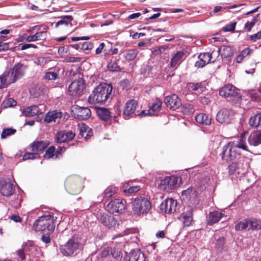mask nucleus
<instances>
[{"label": "nucleus", "instance_id": "obj_3", "mask_svg": "<svg viewBox=\"0 0 261 261\" xmlns=\"http://www.w3.org/2000/svg\"><path fill=\"white\" fill-rule=\"evenodd\" d=\"M220 155L222 160L227 163L243 161L244 159V156L242 155L240 150H238L234 146H232L228 144L223 147Z\"/></svg>", "mask_w": 261, "mask_h": 261}, {"label": "nucleus", "instance_id": "obj_4", "mask_svg": "<svg viewBox=\"0 0 261 261\" xmlns=\"http://www.w3.org/2000/svg\"><path fill=\"white\" fill-rule=\"evenodd\" d=\"M66 191L70 194L76 195L80 193L83 189V179L76 175L68 177L65 181Z\"/></svg>", "mask_w": 261, "mask_h": 261}, {"label": "nucleus", "instance_id": "obj_10", "mask_svg": "<svg viewBox=\"0 0 261 261\" xmlns=\"http://www.w3.org/2000/svg\"><path fill=\"white\" fill-rule=\"evenodd\" d=\"M108 211L112 214L122 212L125 208V205L121 199H115L112 200L107 206Z\"/></svg>", "mask_w": 261, "mask_h": 261}, {"label": "nucleus", "instance_id": "obj_50", "mask_svg": "<svg viewBox=\"0 0 261 261\" xmlns=\"http://www.w3.org/2000/svg\"><path fill=\"white\" fill-rule=\"evenodd\" d=\"M16 131V129L12 128H5L2 131L1 137L3 139H5L8 136L15 134Z\"/></svg>", "mask_w": 261, "mask_h": 261}, {"label": "nucleus", "instance_id": "obj_62", "mask_svg": "<svg viewBox=\"0 0 261 261\" xmlns=\"http://www.w3.org/2000/svg\"><path fill=\"white\" fill-rule=\"evenodd\" d=\"M92 134L93 132L92 130H89V132L86 131L80 132L81 136L86 139H88L90 137L92 136Z\"/></svg>", "mask_w": 261, "mask_h": 261}, {"label": "nucleus", "instance_id": "obj_47", "mask_svg": "<svg viewBox=\"0 0 261 261\" xmlns=\"http://www.w3.org/2000/svg\"><path fill=\"white\" fill-rule=\"evenodd\" d=\"M116 192V188L112 186L108 187L103 192V197L105 198H109L114 195Z\"/></svg>", "mask_w": 261, "mask_h": 261}, {"label": "nucleus", "instance_id": "obj_6", "mask_svg": "<svg viewBox=\"0 0 261 261\" xmlns=\"http://www.w3.org/2000/svg\"><path fill=\"white\" fill-rule=\"evenodd\" d=\"M85 87L84 80L82 77H79L69 85L68 92L72 96L79 97L82 95Z\"/></svg>", "mask_w": 261, "mask_h": 261}, {"label": "nucleus", "instance_id": "obj_12", "mask_svg": "<svg viewBox=\"0 0 261 261\" xmlns=\"http://www.w3.org/2000/svg\"><path fill=\"white\" fill-rule=\"evenodd\" d=\"M97 218L101 223L109 228H115L118 225V220L116 218L113 216L109 215L107 213H100Z\"/></svg>", "mask_w": 261, "mask_h": 261}, {"label": "nucleus", "instance_id": "obj_60", "mask_svg": "<svg viewBox=\"0 0 261 261\" xmlns=\"http://www.w3.org/2000/svg\"><path fill=\"white\" fill-rule=\"evenodd\" d=\"M250 39L253 42H255L257 40L261 39V31L251 35L250 37Z\"/></svg>", "mask_w": 261, "mask_h": 261}, {"label": "nucleus", "instance_id": "obj_26", "mask_svg": "<svg viewBox=\"0 0 261 261\" xmlns=\"http://www.w3.org/2000/svg\"><path fill=\"white\" fill-rule=\"evenodd\" d=\"M227 144L232 146H234L238 150H239V149H242L244 150L248 151L246 145L245 135L244 134L241 135L240 138L238 140L229 142Z\"/></svg>", "mask_w": 261, "mask_h": 261}, {"label": "nucleus", "instance_id": "obj_41", "mask_svg": "<svg viewBox=\"0 0 261 261\" xmlns=\"http://www.w3.org/2000/svg\"><path fill=\"white\" fill-rule=\"evenodd\" d=\"M140 189V187L139 186H132L126 183L124 185L122 191L125 193L132 194L138 192Z\"/></svg>", "mask_w": 261, "mask_h": 261}, {"label": "nucleus", "instance_id": "obj_52", "mask_svg": "<svg viewBox=\"0 0 261 261\" xmlns=\"http://www.w3.org/2000/svg\"><path fill=\"white\" fill-rule=\"evenodd\" d=\"M224 244L225 238L224 237H220L216 240L215 247L217 250H221L223 249Z\"/></svg>", "mask_w": 261, "mask_h": 261}, {"label": "nucleus", "instance_id": "obj_23", "mask_svg": "<svg viewBox=\"0 0 261 261\" xmlns=\"http://www.w3.org/2000/svg\"><path fill=\"white\" fill-rule=\"evenodd\" d=\"M27 68V66L23 64L17 63L16 64L13 68L10 69L15 77L17 80H19L25 74L26 69Z\"/></svg>", "mask_w": 261, "mask_h": 261}, {"label": "nucleus", "instance_id": "obj_58", "mask_svg": "<svg viewBox=\"0 0 261 261\" xmlns=\"http://www.w3.org/2000/svg\"><path fill=\"white\" fill-rule=\"evenodd\" d=\"M93 47V44L91 42H85L82 45V49L84 50H91Z\"/></svg>", "mask_w": 261, "mask_h": 261}, {"label": "nucleus", "instance_id": "obj_42", "mask_svg": "<svg viewBox=\"0 0 261 261\" xmlns=\"http://www.w3.org/2000/svg\"><path fill=\"white\" fill-rule=\"evenodd\" d=\"M249 219H245L239 222L235 226V229L238 231H242L249 227Z\"/></svg>", "mask_w": 261, "mask_h": 261}, {"label": "nucleus", "instance_id": "obj_57", "mask_svg": "<svg viewBox=\"0 0 261 261\" xmlns=\"http://www.w3.org/2000/svg\"><path fill=\"white\" fill-rule=\"evenodd\" d=\"M39 156L38 154L36 153H25L23 157V160H27L29 159H34Z\"/></svg>", "mask_w": 261, "mask_h": 261}, {"label": "nucleus", "instance_id": "obj_37", "mask_svg": "<svg viewBox=\"0 0 261 261\" xmlns=\"http://www.w3.org/2000/svg\"><path fill=\"white\" fill-rule=\"evenodd\" d=\"M139 53L136 49H130L126 51L123 56L127 61H133L135 59Z\"/></svg>", "mask_w": 261, "mask_h": 261}, {"label": "nucleus", "instance_id": "obj_39", "mask_svg": "<svg viewBox=\"0 0 261 261\" xmlns=\"http://www.w3.org/2000/svg\"><path fill=\"white\" fill-rule=\"evenodd\" d=\"M261 229V220L256 219L249 220V227L248 230H258Z\"/></svg>", "mask_w": 261, "mask_h": 261}, {"label": "nucleus", "instance_id": "obj_54", "mask_svg": "<svg viewBox=\"0 0 261 261\" xmlns=\"http://www.w3.org/2000/svg\"><path fill=\"white\" fill-rule=\"evenodd\" d=\"M56 151V148L54 146H50L45 151V154L44 155V158L47 159H50L53 158L55 155V152Z\"/></svg>", "mask_w": 261, "mask_h": 261}, {"label": "nucleus", "instance_id": "obj_16", "mask_svg": "<svg viewBox=\"0 0 261 261\" xmlns=\"http://www.w3.org/2000/svg\"><path fill=\"white\" fill-rule=\"evenodd\" d=\"M0 188L1 193L3 195L6 196L12 195L15 191L13 184L3 179L0 180Z\"/></svg>", "mask_w": 261, "mask_h": 261}, {"label": "nucleus", "instance_id": "obj_48", "mask_svg": "<svg viewBox=\"0 0 261 261\" xmlns=\"http://www.w3.org/2000/svg\"><path fill=\"white\" fill-rule=\"evenodd\" d=\"M259 14L254 17L251 21H247L245 24L244 28L248 31L250 32L252 28L255 25L256 22L257 21V17Z\"/></svg>", "mask_w": 261, "mask_h": 261}, {"label": "nucleus", "instance_id": "obj_33", "mask_svg": "<svg viewBox=\"0 0 261 261\" xmlns=\"http://www.w3.org/2000/svg\"><path fill=\"white\" fill-rule=\"evenodd\" d=\"M61 19L55 24V27L58 28L60 25L71 26L72 21L73 18L71 15L63 16L61 17Z\"/></svg>", "mask_w": 261, "mask_h": 261}, {"label": "nucleus", "instance_id": "obj_1", "mask_svg": "<svg viewBox=\"0 0 261 261\" xmlns=\"http://www.w3.org/2000/svg\"><path fill=\"white\" fill-rule=\"evenodd\" d=\"M112 86L101 84L97 86L90 95L88 101L91 104L103 103L111 97Z\"/></svg>", "mask_w": 261, "mask_h": 261}, {"label": "nucleus", "instance_id": "obj_46", "mask_svg": "<svg viewBox=\"0 0 261 261\" xmlns=\"http://www.w3.org/2000/svg\"><path fill=\"white\" fill-rule=\"evenodd\" d=\"M251 52V49L249 48H246L242 50L240 54L236 58V62L237 63H241L244 57L249 55Z\"/></svg>", "mask_w": 261, "mask_h": 261}, {"label": "nucleus", "instance_id": "obj_17", "mask_svg": "<svg viewBox=\"0 0 261 261\" xmlns=\"http://www.w3.org/2000/svg\"><path fill=\"white\" fill-rule=\"evenodd\" d=\"M217 120L221 123H229L232 119V115L229 110L223 109L220 110L216 116Z\"/></svg>", "mask_w": 261, "mask_h": 261}, {"label": "nucleus", "instance_id": "obj_34", "mask_svg": "<svg viewBox=\"0 0 261 261\" xmlns=\"http://www.w3.org/2000/svg\"><path fill=\"white\" fill-rule=\"evenodd\" d=\"M249 124L253 127H261V112L256 113L249 119Z\"/></svg>", "mask_w": 261, "mask_h": 261}, {"label": "nucleus", "instance_id": "obj_27", "mask_svg": "<svg viewBox=\"0 0 261 261\" xmlns=\"http://www.w3.org/2000/svg\"><path fill=\"white\" fill-rule=\"evenodd\" d=\"M196 121L202 125H208L211 123L212 118L207 114L201 113L195 116Z\"/></svg>", "mask_w": 261, "mask_h": 261}, {"label": "nucleus", "instance_id": "obj_11", "mask_svg": "<svg viewBox=\"0 0 261 261\" xmlns=\"http://www.w3.org/2000/svg\"><path fill=\"white\" fill-rule=\"evenodd\" d=\"M17 81L13 73L10 69L0 75V89L7 87L8 85L15 83Z\"/></svg>", "mask_w": 261, "mask_h": 261}, {"label": "nucleus", "instance_id": "obj_53", "mask_svg": "<svg viewBox=\"0 0 261 261\" xmlns=\"http://www.w3.org/2000/svg\"><path fill=\"white\" fill-rule=\"evenodd\" d=\"M195 190L192 187H190L187 190L182 191L181 193L182 196L185 195L187 198L189 197V198H191L192 197L195 196Z\"/></svg>", "mask_w": 261, "mask_h": 261}, {"label": "nucleus", "instance_id": "obj_38", "mask_svg": "<svg viewBox=\"0 0 261 261\" xmlns=\"http://www.w3.org/2000/svg\"><path fill=\"white\" fill-rule=\"evenodd\" d=\"M187 88L190 92L197 91L200 92L202 90L201 83H188L187 84Z\"/></svg>", "mask_w": 261, "mask_h": 261}, {"label": "nucleus", "instance_id": "obj_49", "mask_svg": "<svg viewBox=\"0 0 261 261\" xmlns=\"http://www.w3.org/2000/svg\"><path fill=\"white\" fill-rule=\"evenodd\" d=\"M45 79L48 80H55L59 78V74L53 71H47L45 72L44 76Z\"/></svg>", "mask_w": 261, "mask_h": 261}, {"label": "nucleus", "instance_id": "obj_7", "mask_svg": "<svg viewBox=\"0 0 261 261\" xmlns=\"http://www.w3.org/2000/svg\"><path fill=\"white\" fill-rule=\"evenodd\" d=\"M72 115L79 120H87L91 115V110L88 107H82L75 105L71 108Z\"/></svg>", "mask_w": 261, "mask_h": 261}, {"label": "nucleus", "instance_id": "obj_44", "mask_svg": "<svg viewBox=\"0 0 261 261\" xmlns=\"http://www.w3.org/2000/svg\"><path fill=\"white\" fill-rule=\"evenodd\" d=\"M162 105V101L157 99L150 106V109L152 111L151 114H153L154 115L160 111Z\"/></svg>", "mask_w": 261, "mask_h": 261}, {"label": "nucleus", "instance_id": "obj_5", "mask_svg": "<svg viewBox=\"0 0 261 261\" xmlns=\"http://www.w3.org/2000/svg\"><path fill=\"white\" fill-rule=\"evenodd\" d=\"M133 210L137 215L147 213L151 208V203L147 198L140 197L135 199L132 204Z\"/></svg>", "mask_w": 261, "mask_h": 261}, {"label": "nucleus", "instance_id": "obj_22", "mask_svg": "<svg viewBox=\"0 0 261 261\" xmlns=\"http://www.w3.org/2000/svg\"><path fill=\"white\" fill-rule=\"evenodd\" d=\"M75 136V134L71 131H61L58 132L56 136L57 143H64L72 140Z\"/></svg>", "mask_w": 261, "mask_h": 261}, {"label": "nucleus", "instance_id": "obj_51", "mask_svg": "<svg viewBox=\"0 0 261 261\" xmlns=\"http://www.w3.org/2000/svg\"><path fill=\"white\" fill-rule=\"evenodd\" d=\"M108 69L112 71H117L120 69L116 60H111L108 65Z\"/></svg>", "mask_w": 261, "mask_h": 261}, {"label": "nucleus", "instance_id": "obj_24", "mask_svg": "<svg viewBox=\"0 0 261 261\" xmlns=\"http://www.w3.org/2000/svg\"><path fill=\"white\" fill-rule=\"evenodd\" d=\"M62 117V113L54 111L47 112L44 118V122L49 123L59 121Z\"/></svg>", "mask_w": 261, "mask_h": 261}, {"label": "nucleus", "instance_id": "obj_64", "mask_svg": "<svg viewBox=\"0 0 261 261\" xmlns=\"http://www.w3.org/2000/svg\"><path fill=\"white\" fill-rule=\"evenodd\" d=\"M6 103L8 107H11L16 105V101L12 98H9L6 101Z\"/></svg>", "mask_w": 261, "mask_h": 261}, {"label": "nucleus", "instance_id": "obj_30", "mask_svg": "<svg viewBox=\"0 0 261 261\" xmlns=\"http://www.w3.org/2000/svg\"><path fill=\"white\" fill-rule=\"evenodd\" d=\"M184 56V53L182 51L177 52L171 59V66L176 68L181 63Z\"/></svg>", "mask_w": 261, "mask_h": 261}, {"label": "nucleus", "instance_id": "obj_32", "mask_svg": "<svg viewBox=\"0 0 261 261\" xmlns=\"http://www.w3.org/2000/svg\"><path fill=\"white\" fill-rule=\"evenodd\" d=\"M96 113L99 118L105 121H107L109 120L111 117V112H110L107 108H98L96 110Z\"/></svg>", "mask_w": 261, "mask_h": 261}, {"label": "nucleus", "instance_id": "obj_29", "mask_svg": "<svg viewBox=\"0 0 261 261\" xmlns=\"http://www.w3.org/2000/svg\"><path fill=\"white\" fill-rule=\"evenodd\" d=\"M128 257V261H145L144 254L140 250L132 251Z\"/></svg>", "mask_w": 261, "mask_h": 261}, {"label": "nucleus", "instance_id": "obj_19", "mask_svg": "<svg viewBox=\"0 0 261 261\" xmlns=\"http://www.w3.org/2000/svg\"><path fill=\"white\" fill-rule=\"evenodd\" d=\"M238 92L234 86L232 85H226L219 91L220 95L222 96L234 97L238 95Z\"/></svg>", "mask_w": 261, "mask_h": 261}, {"label": "nucleus", "instance_id": "obj_9", "mask_svg": "<svg viewBox=\"0 0 261 261\" xmlns=\"http://www.w3.org/2000/svg\"><path fill=\"white\" fill-rule=\"evenodd\" d=\"M79 243L77 240L75 238L70 239L68 242L60 248L61 253L65 256L72 255L74 251L78 249Z\"/></svg>", "mask_w": 261, "mask_h": 261}, {"label": "nucleus", "instance_id": "obj_28", "mask_svg": "<svg viewBox=\"0 0 261 261\" xmlns=\"http://www.w3.org/2000/svg\"><path fill=\"white\" fill-rule=\"evenodd\" d=\"M199 60L195 62V66L198 68H201L205 65L211 62V58H210L208 53L200 54L198 56Z\"/></svg>", "mask_w": 261, "mask_h": 261}, {"label": "nucleus", "instance_id": "obj_59", "mask_svg": "<svg viewBox=\"0 0 261 261\" xmlns=\"http://www.w3.org/2000/svg\"><path fill=\"white\" fill-rule=\"evenodd\" d=\"M236 24H237V22L231 23L226 25L223 28V30L225 32H233L235 30Z\"/></svg>", "mask_w": 261, "mask_h": 261}, {"label": "nucleus", "instance_id": "obj_8", "mask_svg": "<svg viewBox=\"0 0 261 261\" xmlns=\"http://www.w3.org/2000/svg\"><path fill=\"white\" fill-rule=\"evenodd\" d=\"M178 177L174 176H167L160 181L158 188L162 191L168 192L175 188Z\"/></svg>", "mask_w": 261, "mask_h": 261}, {"label": "nucleus", "instance_id": "obj_35", "mask_svg": "<svg viewBox=\"0 0 261 261\" xmlns=\"http://www.w3.org/2000/svg\"><path fill=\"white\" fill-rule=\"evenodd\" d=\"M39 112V108L37 106H32L25 109L23 114L27 117H32L38 114Z\"/></svg>", "mask_w": 261, "mask_h": 261}, {"label": "nucleus", "instance_id": "obj_55", "mask_svg": "<svg viewBox=\"0 0 261 261\" xmlns=\"http://www.w3.org/2000/svg\"><path fill=\"white\" fill-rule=\"evenodd\" d=\"M210 58H211V62H214L220 55V50L219 49L217 50H213L211 53H208Z\"/></svg>", "mask_w": 261, "mask_h": 261}, {"label": "nucleus", "instance_id": "obj_21", "mask_svg": "<svg viewBox=\"0 0 261 261\" xmlns=\"http://www.w3.org/2000/svg\"><path fill=\"white\" fill-rule=\"evenodd\" d=\"M224 216H226L224 214L219 211L211 212L207 216V223L208 225H212L218 222Z\"/></svg>", "mask_w": 261, "mask_h": 261}, {"label": "nucleus", "instance_id": "obj_2", "mask_svg": "<svg viewBox=\"0 0 261 261\" xmlns=\"http://www.w3.org/2000/svg\"><path fill=\"white\" fill-rule=\"evenodd\" d=\"M34 229L37 232H43L46 234L51 233L55 227L54 217L51 215L43 216L36 220Z\"/></svg>", "mask_w": 261, "mask_h": 261}, {"label": "nucleus", "instance_id": "obj_43", "mask_svg": "<svg viewBox=\"0 0 261 261\" xmlns=\"http://www.w3.org/2000/svg\"><path fill=\"white\" fill-rule=\"evenodd\" d=\"M109 254H111L112 257L116 259H119L121 257V252L118 250H116L115 248H109L108 250H105L102 252L103 255H106Z\"/></svg>", "mask_w": 261, "mask_h": 261}, {"label": "nucleus", "instance_id": "obj_14", "mask_svg": "<svg viewBox=\"0 0 261 261\" xmlns=\"http://www.w3.org/2000/svg\"><path fill=\"white\" fill-rule=\"evenodd\" d=\"M164 102L167 107L173 110H175L181 106V100L176 94L166 96Z\"/></svg>", "mask_w": 261, "mask_h": 261}, {"label": "nucleus", "instance_id": "obj_56", "mask_svg": "<svg viewBox=\"0 0 261 261\" xmlns=\"http://www.w3.org/2000/svg\"><path fill=\"white\" fill-rule=\"evenodd\" d=\"M27 251V246H24L22 248L19 249L17 251V254L22 261L25 259V252Z\"/></svg>", "mask_w": 261, "mask_h": 261}, {"label": "nucleus", "instance_id": "obj_18", "mask_svg": "<svg viewBox=\"0 0 261 261\" xmlns=\"http://www.w3.org/2000/svg\"><path fill=\"white\" fill-rule=\"evenodd\" d=\"M248 143L251 146H257L261 144V130H254L248 137Z\"/></svg>", "mask_w": 261, "mask_h": 261}, {"label": "nucleus", "instance_id": "obj_13", "mask_svg": "<svg viewBox=\"0 0 261 261\" xmlns=\"http://www.w3.org/2000/svg\"><path fill=\"white\" fill-rule=\"evenodd\" d=\"M177 206V201L172 198H169L162 202L160 208L165 213L172 214L176 211Z\"/></svg>", "mask_w": 261, "mask_h": 261}, {"label": "nucleus", "instance_id": "obj_25", "mask_svg": "<svg viewBox=\"0 0 261 261\" xmlns=\"http://www.w3.org/2000/svg\"><path fill=\"white\" fill-rule=\"evenodd\" d=\"M48 141H36L30 145L32 151L40 152L43 151L49 145Z\"/></svg>", "mask_w": 261, "mask_h": 261}, {"label": "nucleus", "instance_id": "obj_36", "mask_svg": "<svg viewBox=\"0 0 261 261\" xmlns=\"http://www.w3.org/2000/svg\"><path fill=\"white\" fill-rule=\"evenodd\" d=\"M45 32L41 31L35 33L33 35H30L26 38L28 42H32L36 40H41L45 39Z\"/></svg>", "mask_w": 261, "mask_h": 261}, {"label": "nucleus", "instance_id": "obj_31", "mask_svg": "<svg viewBox=\"0 0 261 261\" xmlns=\"http://www.w3.org/2000/svg\"><path fill=\"white\" fill-rule=\"evenodd\" d=\"M183 224L185 226H189L193 222V211L189 207L188 210L182 214Z\"/></svg>", "mask_w": 261, "mask_h": 261}, {"label": "nucleus", "instance_id": "obj_20", "mask_svg": "<svg viewBox=\"0 0 261 261\" xmlns=\"http://www.w3.org/2000/svg\"><path fill=\"white\" fill-rule=\"evenodd\" d=\"M242 161H236L228 163V169L230 174H243V169Z\"/></svg>", "mask_w": 261, "mask_h": 261}, {"label": "nucleus", "instance_id": "obj_63", "mask_svg": "<svg viewBox=\"0 0 261 261\" xmlns=\"http://www.w3.org/2000/svg\"><path fill=\"white\" fill-rule=\"evenodd\" d=\"M250 96L253 100L256 101L261 100V96H260L257 92L254 91L250 93Z\"/></svg>", "mask_w": 261, "mask_h": 261}, {"label": "nucleus", "instance_id": "obj_45", "mask_svg": "<svg viewBox=\"0 0 261 261\" xmlns=\"http://www.w3.org/2000/svg\"><path fill=\"white\" fill-rule=\"evenodd\" d=\"M182 112L186 115H190L194 112L193 105L190 103H184L182 106Z\"/></svg>", "mask_w": 261, "mask_h": 261}, {"label": "nucleus", "instance_id": "obj_15", "mask_svg": "<svg viewBox=\"0 0 261 261\" xmlns=\"http://www.w3.org/2000/svg\"><path fill=\"white\" fill-rule=\"evenodd\" d=\"M138 107V102L134 99L128 100L124 106L123 115L125 119H128L134 114Z\"/></svg>", "mask_w": 261, "mask_h": 261}, {"label": "nucleus", "instance_id": "obj_61", "mask_svg": "<svg viewBox=\"0 0 261 261\" xmlns=\"http://www.w3.org/2000/svg\"><path fill=\"white\" fill-rule=\"evenodd\" d=\"M81 60V58L79 57H67L65 59L66 62H79Z\"/></svg>", "mask_w": 261, "mask_h": 261}, {"label": "nucleus", "instance_id": "obj_40", "mask_svg": "<svg viewBox=\"0 0 261 261\" xmlns=\"http://www.w3.org/2000/svg\"><path fill=\"white\" fill-rule=\"evenodd\" d=\"M219 50H220L221 57L225 58L229 57L233 54L231 48L228 46H222L219 48Z\"/></svg>", "mask_w": 261, "mask_h": 261}]
</instances>
